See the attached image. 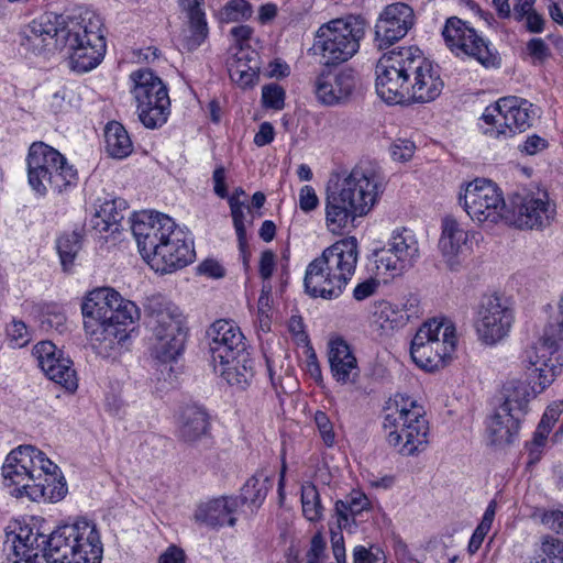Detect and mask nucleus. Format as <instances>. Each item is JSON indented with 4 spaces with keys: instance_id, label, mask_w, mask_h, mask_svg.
Listing matches in <instances>:
<instances>
[{
    "instance_id": "1",
    "label": "nucleus",
    "mask_w": 563,
    "mask_h": 563,
    "mask_svg": "<svg viewBox=\"0 0 563 563\" xmlns=\"http://www.w3.org/2000/svg\"><path fill=\"white\" fill-rule=\"evenodd\" d=\"M131 229L142 257L156 273L172 274L195 258L186 233L164 213L142 212L133 220Z\"/></svg>"
},
{
    "instance_id": "2",
    "label": "nucleus",
    "mask_w": 563,
    "mask_h": 563,
    "mask_svg": "<svg viewBox=\"0 0 563 563\" xmlns=\"http://www.w3.org/2000/svg\"><path fill=\"white\" fill-rule=\"evenodd\" d=\"M383 178L371 165H357L327 189L325 224L341 233L356 217L365 216L383 192Z\"/></svg>"
},
{
    "instance_id": "3",
    "label": "nucleus",
    "mask_w": 563,
    "mask_h": 563,
    "mask_svg": "<svg viewBox=\"0 0 563 563\" xmlns=\"http://www.w3.org/2000/svg\"><path fill=\"white\" fill-rule=\"evenodd\" d=\"M57 465L32 445L12 450L2 466L4 485L16 498L26 496L33 501L42 498L62 499L67 492L65 483L57 481Z\"/></svg>"
},
{
    "instance_id": "4",
    "label": "nucleus",
    "mask_w": 563,
    "mask_h": 563,
    "mask_svg": "<svg viewBox=\"0 0 563 563\" xmlns=\"http://www.w3.org/2000/svg\"><path fill=\"white\" fill-rule=\"evenodd\" d=\"M358 255L355 236L341 239L324 249L307 266L303 280L306 292L313 298L340 297L355 273Z\"/></svg>"
},
{
    "instance_id": "5",
    "label": "nucleus",
    "mask_w": 563,
    "mask_h": 563,
    "mask_svg": "<svg viewBox=\"0 0 563 563\" xmlns=\"http://www.w3.org/2000/svg\"><path fill=\"white\" fill-rule=\"evenodd\" d=\"M383 427L389 445L404 456H415L429 444L424 407L413 397L397 393L387 401Z\"/></svg>"
},
{
    "instance_id": "6",
    "label": "nucleus",
    "mask_w": 563,
    "mask_h": 563,
    "mask_svg": "<svg viewBox=\"0 0 563 563\" xmlns=\"http://www.w3.org/2000/svg\"><path fill=\"white\" fill-rule=\"evenodd\" d=\"M146 311L147 343L152 356L163 363L175 361L185 349L188 332L185 316L162 296L150 298Z\"/></svg>"
},
{
    "instance_id": "7",
    "label": "nucleus",
    "mask_w": 563,
    "mask_h": 563,
    "mask_svg": "<svg viewBox=\"0 0 563 563\" xmlns=\"http://www.w3.org/2000/svg\"><path fill=\"white\" fill-rule=\"evenodd\" d=\"M43 558L47 563H101L103 547L95 525L79 520L43 538Z\"/></svg>"
},
{
    "instance_id": "8",
    "label": "nucleus",
    "mask_w": 563,
    "mask_h": 563,
    "mask_svg": "<svg viewBox=\"0 0 563 563\" xmlns=\"http://www.w3.org/2000/svg\"><path fill=\"white\" fill-rule=\"evenodd\" d=\"M365 29V20L353 14L323 23L316 32L313 53L325 66L347 62L358 52Z\"/></svg>"
},
{
    "instance_id": "9",
    "label": "nucleus",
    "mask_w": 563,
    "mask_h": 563,
    "mask_svg": "<svg viewBox=\"0 0 563 563\" xmlns=\"http://www.w3.org/2000/svg\"><path fill=\"white\" fill-rule=\"evenodd\" d=\"M102 20L93 12H85L80 21L67 29L63 48L68 47L74 70L86 73L95 68L103 59L106 38Z\"/></svg>"
},
{
    "instance_id": "10",
    "label": "nucleus",
    "mask_w": 563,
    "mask_h": 563,
    "mask_svg": "<svg viewBox=\"0 0 563 563\" xmlns=\"http://www.w3.org/2000/svg\"><path fill=\"white\" fill-rule=\"evenodd\" d=\"M29 184L38 194L62 192L77 179V172L55 148L43 142L31 145L27 155Z\"/></svg>"
},
{
    "instance_id": "11",
    "label": "nucleus",
    "mask_w": 563,
    "mask_h": 563,
    "mask_svg": "<svg viewBox=\"0 0 563 563\" xmlns=\"http://www.w3.org/2000/svg\"><path fill=\"white\" fill-rule=\"evenodd\" d=\"M529 363L527 374L533 386L525 380H508L503 387L504 402L499 406L510 409L512 415L520 418L527 413L530 399L550 386L563 369V362L559 357H545L544 354L531 356Z\"/></svg>"
},
{
    "instance_id": "12",
    "label": "nucleus",
    "mask_w": 563,
    "mask_h": 563,
    "mask_svg": "<svg viewBox=\"0 0 563 563\" xmlns=\"http://www.w3.org/2000/svg\"><path fill=\"white\" fill-rule=\"evenodd\" d=\"M455 327L450 321L437 319L424 322L416 332L410 355L421 368L434 371L445 365L456 346Z\"/></svg>"
},
{
    "instance_id": "13",
    "label": "nucleus",
    "mask_w": 563,
    "mask_h": 563,
    "mask_svg": "<svg viewBox=\"0 0 563 563\" xmlns=\"http://www.w3.org/2000/svg\"><path fill=\"white\" fill-rule=\"evenodd\" d=\"M132 95L137 104L139 119L147 129L165 124L170 114V99L164 82L150 68L130 75Z\"/></svg>"
},
{
    "instance_id": "14",
    "label": "nucleus",
    "mask_w": 563,
    "mask_h": 563,
    "mask_svg": "<svg viewBox=\"0 0 563 563\" xmlns=\"http://www.w3.org/2000/svg\"><path fill=\"white\" fill-rule=\"evenodd\" d=\"M536 115L532 103L519 97L498 99L486 107L482 119L488 125L484 133L492 137H509L531 126Z\"/></svg>"
},
{
    "instance_id": "15",
    "label": "nucleus",
    "mask_w": 563,
    "mask_h": 563,
    "mask_svg": "<svg viewBox=\"0 0 563 563\" xmlns=\"http://www.w3.org/2000/svg\"><path fill=\"white\" fill-rule=\"evenodd\" d=\"M84 329L93 331L100 322L115 321L133 324L139 318L134 302L126 300L112 288H98L88 294L81 305Z\"/></svg>"
},
{
    "instance_id": "16",
    "label": "nucleus",
    "mask_w": 563,
    "mask_h": 563,
    "mask_svg": "<svg viewBox=\"0 0 563 563\" xmlns=\"http://www.w3.org/2000/svg\"><path fill=\"white\" fill-rule=\"evenodd\" d=\"M459 200L473 221L497 223L506 220L508 207L501 191L492 180L475 179L467 184Z\"/></svg>"
},
{
    "instance_id": "17",
    "label": "nucleus",
    "mask_w": 563,
    "mask_h": 563,
    "mask_svg": "<svg viewBox=\"0 0 563 563\" xmlns=\"http://www.w3.org/2000/svg\"><path fill=\"white\" fill-rule=\"evenodd\" d=\"M555 214V203L545 191L516 194L505 221L520 230H542L552 223Z\"/></svg>"
},
{
    "instance_id": "18",
    "label": "nucleus",
    "mask_w": 563,
    "mask_h": 563,
    "mask_svg": "<svg viewBox=\"0 0 563 563\" xmlns=\"http://www.w3.org/2000/svg\"><path fill=\"white\" fill-rule=\"evenodd\" d=\"M442 35L451 51L462 52L485 67H495L499 64L498 54L489 41L481 36L474 27L460 18H449Z\"/></svg>"
},
{
    "instance_id": "19",
    "label": "nucleus",
    "mask_w": 563,
    "mask_h": 563,
    "mask_svg": "<svg viewBox=\"0 0 563 563\" xmlns=\"http://www.w3.org/2000/svg\"><path fill=\"white\" fill-rule=\"evenodd\" d=\"M419 245L415 234L407 229L395 230L387 246L375 252L378 274H400L411 268L419 258Z\"/></svg>"
},
{
    "instance_id": "20",
    "label": "nucleus",
    "mask_w": 563,
    "mask_h": 563,
    "mask_svg": "<svg viewBox=\"0 0 563 563\" xmlns=\"http://www.w3.org/2000/svg\"><path fill=\"white\" fill-rule=\"evenodd\" d=\"M514 323L512 310L495 295L482 299L475 320L477 335L488 345L496 344L508 335Z\"/></svg>"
},
{
    "instance_id": "21",
    "label": "nucleus",
    "mask_w": 563,
    "mask_h": 563,
    "mask_svg": "<svg viewBox=\"0 0 563 563\" xmlns=\"http://www.w3.org/2000/svg\"><path fill=\"white\" fill-rule=\"evenodd\" d=\"M356 84V74L351 68H322L311 80L317 100L324 106H335L349 100Z\"/></svg>"
},
{
    "instance_id": "22",
    "label": "nucleus",
    "mask_w": 563,
    "mask_h": 563,
    "mask_svg": "<svg viewBox=\"0 0 563 563\" xmlns=\"http://www.w3.org/2000/svg\"><path fill=\"white\" fill-rule=\"evenodd\" d=\"M68 27H59L51 14H43L22 27L21 46L35 55L63 49Z\"/></svg>"
},
{
    "instance_id": "23",
    "label": "nucleus",
    "mask_w": 563,
    "mask_h": 563,
    "mask_svg": "<svg viewBox=\"0 0 563 563\" xmlns=\"http://www.w3.org/2000/svg\"><path fill=\"white\" fill-rule=\"evenodd\" d=\"M33 356L37 361L43 373L56 384H59L68 391H75L78 387L76 372L73 368V361L51 341H42L34 345Z\"/></svg>"
},
{
    "instance_id": "24",
    "label": "nucleus",
    "mask_w": 563,
    "mask_h": 563,
    "mask_svg": "<svg viewBox=\"0 0 563 563\" xmlns=\"http://www.w3.org/2000/svg\"><path fill=\"white\" fill-rule=\"evenodd\" d=\"M415 24L413 10L404 2L387 5L375 25V40L379 48L399 41Z\"/></svg>"
},
{
    "instance_id": "25",
    "label": "nucleus",
    "mask_w": 563,
    "mask_h": 563,
    "mask_svg": "<svg viewBox=\"0 0 563 563\" xmlns=\"http://www.w3.org/2000/svg\"><path fill=\"white\" fill-rule=\"evenodd\" d=\"M211 363H223L246 353L244 335L240 328L229 320H217L208 330Z\"/></svg>"
},
{
    "instance_id": "26",
    "label": "nucleus",
    "mask_w": 563,
    "mask_h": 563,
    "mask_svg": "<svg viewBox=\"0 0 563 563\" xmlns=\"http://www.w3.org/2000/svg\"><path fill=\"white\" fill-rule=\"evenodd\" d=\"M409 82L402 77L401 70L393 65L389 53L385 54L376 65V91L387 103H401L408 100Z\"/></svg>"
},
{
    "instance_id": "27",
    "label": "nucleus",
    "mask_w": 563,
    "mask_h": 563,
    "mask_svg": "<svg viewBox=\"0 0 563 563\" xmlns=\"http://www.w3.org/2000/svg\"><path fill=\"white\" fill-rule=\"evenodd\" d=\"M115 321L100 322L95 325L93 331L85 329L89 336L92 349L102 357H115L119 355L125 342L130 338L129 327Z\"/></svg>"
},
{
    "instance_id": "28",
    "label": "nucleus",
    "mask_w": 563,
    "mask_h": 563,
    "mask_svg": "<svg viewBox=\"0 0 563 563\" xmlns=\"http://www.w3.org/2000/svg\"><path fill=\"white\" fill-rule=\"evenodd\" d=\"M328 358L332 377L338 384L352 386L358 383L361 371L357 360L344 340L330 342Z\"/></svg>"
},
{
    "instance_id": "29",
    "label": "nucleus",
    "mask_w": 563,
    "mask_h": 563,
    "mask_svg": "<svg viewBox=\"0 0 563 563\" xmlns=\"http://www.w3.org/2000/svg\"><path fill=\"white\" fill-rule=\"evenodd\" d=\"M239 507V497L214 498L199 504L195 510L194 519L197 523L212 529L224 525L233 527L236 522L234 514Z\"/></svg>"
},
{
    "instance_id": "30",
    "label": "nucleus",
    "mask_w": 563,
    "mask_h": 563,
    "mask_svg": "<svg viewBox=\"0 0 563 563\" xmlns=\"http://www.w3.org/2000/svg\"><path fill=\"white\" fill-rule=\"evenodd\" d=\"M439 246L451 269H455L460 264L457 257L470 251L468 232L454 218L446 217L442 221Z\"/></svg>"
},
{
    "instance_id": "31",
    "label": "nucleus",
    "mask_w": 563,
    "mask_h": 563,
    "mask_svg": "<svg viewBox=\"0 0 563 563\" xmlns=\"http://www.w3.org/2000/svg\"><path fill=\"white\" fill-rule=\"evenodd\" d=\"M43 538L46 536L38 532L37 529L29 525L19 526L18 529L7 533L4 551H9L11 556H40L43 552Z\"/></svg>"
},
{
    "instance_id": "32",
    "label": "nucleus",
    "mask_w": 563,
    "mask_h": 563,
    "mask_svg": "<svg viewBox=\"0 0 563 563\" xmlns=\"http://www.w3.org/2000/svg\"><path fill=\"white\" fill-rule=\"evenodd\" d=\"M521 419L510 409L498 407L487 424L490 443L496 446L511 444L518 437Z\"/></svg>"
},
{
    "instance_id": "33",
    "label": "nucleus",
    "mask_w": 563,
    "mask_h": 563,
    "mask_svg": "<svg viewBox=\"0 0 563 563\" xmlns=\"http://www.w3.org/2000/svg\"><path fill=\"white\" fill-rule=\"evenodd\" d=\"M233 361L212 364L213 371L223 377L231 386L245 389L254 376V362L250 353L233 355Z\"/></svg>"
},
{
    "instance_id": "34",
    "label": "nucleus",
    "mask_w": 563,
    "mask_h": 563,
    "mask_svg": "<svg viewBox=\"0 0 563 563\" xmlns=\"http://www.w3.org/2000/svg\"><path fill=\"white\" fill-rule=\"evenodd\" d=\"M208 412L197 405L185 407L178 418V435L185 442H196L208 433Z\"/></svg>"
},
{
    "instance_id": "35",
    "label": "nucleus",
    "mask_w": 563,
    "mask_h": 563,
    "mask_svg": "<svg viewBox=\"0 0 563 563\" xmlns=\"http://www.w3.org/2000/svg\"><path fill=\"white\" fill-rule=\"evenodd\" d=\"M260 69V57L254 49L238 51L233 60L229 64L230 78L242 88L252 87L256 84Z\"/></svg>"
},
{
    "instance_id": "36",
    "label": "nucleus",
    "mask_w": 563,
    "mask_h": 563,
    "mask_svg": "<svg viewBox=\"0 0 563 563\" xmlns=\"http://www.w3.org/2000/svg\"><path fill=\"white\" fill-rule=\"evenodd\" d=\"M443 89V81L439 73L430 64L422 74H418L409 82L408 100L426 103L438 98Z\"/></svg>"
},
{
    "instance_id": "37",
    "label": "nucleus",
    "mask_w": 563,
    "mask_h": 563,
    "mask_svg": "<svg viewBox=\"0 0 563 563\" xmlns=\"http://www.w3.org/2000/svg\"><path fill=\"white\" fill-rule=\"evenodd\" d=\"M125 210L126 201L122 198L104 200L96 210V213L91 219V225L100 233H115L120 230Z\"/></svg>"
},
{
    "instance_id": "38",
    "label": "nucleus",
    "mask_w": 563,
    "mask_h": 563,
    "mask_svg": "<svg viewBox=\"0 0 563 563\" xmlns=\"http://www.w3.org/2000/svg\"><path fill=\"white\" fill-rule=\"evenodd\" d=\"M412 316L407 308H399L388 301H380L375 306L372 324L382 334L388 335L395 330L404 328Z\"/></svg>"
},
{
    "instance_id": "39",
    "label": "nucleus",
    "mask_w": 563,
    "mask_h": 563,
    "mask_svg": "<svg viewBox=\"0 0 563 563\" xmlns=\"http://www.w3.org/2000/svg\"><path fill=\"white\" fill-rule=\"evenodd\" d=\"M563 346V297L558 302V311L545 324L541 336V346L536 355L544 354L545 357H559L556 352ZM562 362V360H560Z\"/></svg>"
},
{
    "instance_id": "40",
    "label": "nucleus",
    "mask_w": 563,
    "mask_h": 563,
    "mask_svg": "<svg viewBox=\"0 0 563 563\" xmlns=\"http://www.w3.org/2000/svg\"><path fill=\"white\" fill-rule=\"evenodd\" d=\"M393 65L401 70L407 82H411L418 74H422L431 63L423 56V53L415 46L401 47L398 51L389 52Z\"/></svg>"
},
{
    "instance_id": "41",
    "label": "nucleus",
    "mask_w": 563,
    "mask_h": 563,
    "mask_svg": "<svg viewBox=\"0 0 563 563\" xmlns=\"http://www.w3.org/2000/svg\"><path fill=\"white\" fill-rule=\"evenodd\" d=\"M369 506L366 495L360 492H352L345 500H338L334 511L339 529H351L356 525L355 517L368 510Z\"/></svg>"
},
{
    "instance_id": "42",
    "label": "nucleus",
    "mask_w": 563,
    "mask_h": 563,
    "mask_svg": "<svg viewBox=\"0 0 563 563\" xmlns=\"http://www.w3.org/2000/svg\"><path fill=\"white\" fill-rule=\"evenodd\" d=\"M106 151L114 158H125L133 151V144L125 128L111 121L104 128Z\"/></svg>"
},
{
    "instance_id": "43",
    "label": "nucleus",
    "mask_w": 563,
    "mask_h": 563,
    "mask_svg": "<svg viewBox=\"0 0 563 563\" xmlns=\"http://www.w3.org/2000/svg\"><path fill=\"white\" fill-rule=\"evenodd\" d=\"M272 477L263 470L257 471L241 489V504H250L257 509L265 500L268 490L272 488Z\"/></svg>"
},
{
    "instance_id": "44",
    "label": "nucleus",
    "mask_w": 563,
    "mask_h": 563,
    "mask_svg": "<svg viewBox=\"0 0 563 563\" xmlns=\"http://www.w3.org/2000/svg\"><path fill=\"white\" fill-rule=\"evenodd\" d=\"M81 240V234L76 231L64 233L57 239L56 249L65 272L73 267L75 258L82 246Z\"/></svg>"
},
{
    "instance_id": "45",
    "label": "nucleus",
    "mask_w": 563,
    "mask_h": 563,
    "mask_svg": "<svg viewBox=\"0 0 563 563\" xmlns=\"http://www.w3.org/2000/svg\"><path fill=\"white\" fill-rule=\"evenodd\" d=\"M301 505L303 516L309 521H319L322 518L323 507L320 494L311 482H306L301 485Z\"/></svg>"
},
{
    "instance_id": "46",
    "label": "nucleus",
    "mask_w": 563,
    "mask_h": 563,
    "mask_svg": "<svg viewBox=\"0 0 563 563\" xmlns=\"http://www.w3.org/2000/svg\"><path fill=\"white\" fill-rule=\"evenodd\" d=\"M190 35L185 38L184 46L188 51H194L199 47L208 37V24L206 13L188 16Z\"/></svg>"
},
{
    "instance_id": "47",
    "label": "nucleus",
    "mask_w": 563,
    "mask_h": 563,
    "mask_svg": "<svg viewBox=\"0 0 563 563\" xmlns=\"http://www.w3.org/2000/svg\"><path fill=\"white\" fill-rule=\"evenodd\" d=\"M252 5L246 0H230L221 10L224 22H239L252 16Z\"/></svg>"
},
{
    "instance_id": "48",
    "label": "nucleus",
    "mask_w": 563,
    "mask_h": 563,
    "mask_svg": "<svg viewBox=\"0 0 563 563\" xmlns=\"http://www.w3.org/2000/svg\"><path fill=\"white\" fill-rule=\"evenodd\" d=\"M5 338L12 347H23L31 341V334L26 324L16 319L7 324Z\"/></svg>"
},
{
    "instance_id": "49",
    "label": "nucleus",
    "mask_w": 563,
    "mask_h": 563,
    "mask_svg": "<svg viewBox=\"0 0 563 563\" xmlns=\"http://www.w3.org/2000/svg\"><path fill=\"white\" fill-rule=\"evenodd\" d=\"M544 556L534 559L532 563H563V541L556 538H545L541 545Z\"/></svg>"
},
{
    "instance_id": "50",
    "label": "nucleus",
    "mask_w": 563,
    "mask_h": 563,
    "mask_svg": "<svg viewBox=\"0 0 563 563\" xmlns=\"http://www.w3.org/2000/svg\"><path fill=\"white\" fill-rule=\"evenodd\" d=\"M353 563H386V555L379 547L356 545L353 549Z\"/></svg>"
},
{
    "instance_id": "51",
    "label": "nucleus",
    "mask_w": 563,
    "mask_h": 563,
    "mask_svg": "<svg viewBox=\"0 0 563 563\" xmlns=\"http://www.w3.org/2000/svg\"><path fill=\"white\" fill-rule=\"evenodd\" d=\"M262 101L266 108L280 110L285 104V90L277 84L265 85L262 88Z\"/></svg>"
},
{
    "instance_id": "52",
    "label": "nucleus",
    "mask_w": 563,
    "mask_h": 563,
    "mask_svg": "<svg viewBox=\"0 0 563 563\" xmlns=\"http://www.w3.org/2000/svg\"><path fill=\"white\" fill-rule=\"evenodd\" d=\"M549 433L550 431L542 430L540 427H537L531 442L527 444L529 454L528 465H533L540 461Z\"/></svg>"
},
{
    "instance_id": "53",
    "label": "nucleus",
    "mask_w": 563,
    "mask_h": 563,
    "mask_svg": "<svg viewBox=\"0 0 563 563\" xmlns=\"http://www.w3.org/2000/svg\"><path fill=\"white\" fill-rule=\"evenodd\" d=\"M229 202H230L231 214H232L233 224H234V228L236 231V235L239 238L240 243L242 244L245 239L244 211H243L244 207L235 198H231Z\"/></svg>"
},
{
    "instance_id": "54",
    "label": "nucleus",
    "mask_w": 563,
    "mask_h": 563,
    "mask_svg": "<svg viewBox=\"0 0 563 563\" xmlns=\"http://www.w3.org/2000/svg\"><path fill=\"white\" fill-rule=\"evenodd\" d=\"M327 548L325 540L321 532H317L310 541V548L306 554V563H320Z\"/></svg>"
},
{
    "instance_id": "55",
    "label": "nucleus",
    "mask_w": 563,
    "mask_h": 563,
    "mask_svg": "<svg viewBox=\"0 0 563 563\" xmlns=\"http://www.w3.org/2000/svg\"><path fill=\"white\" fill-rule=\"evenodd\" d=\"M415 150V143L409 140H397L390 147L393 158L399 162L409 161Z\"/></svg>"
},
{
    "instance_id": "56",
    "label": "nucleus",
    "mask_w": 563,
    "mask_h": 563,
    "mask_svg": "<svg viewBox=\"0 0 563 563\" xmlns=\"http://www.w3.org/2000/svg\"><path fill=\"white\" fill-rule=\"evenodd\" d=\"M230 35L232 36L238 51L251 49L249 45V41L253 35V29L251 26L244 24L234 26L231 29Z\"/></svg>"
},
{
    "instance_id": "57",
    "label": "nucleus",
    "mask_w": 563,
    "mask_h": 563,
    "mask_svg": "<svg viewBox=\"0 0 563 563\" xmlns=\"http://www.w3.org/2000/svg\"><path fill=\"white\" fill-rule=\"evenodd\" d=\"M314 421L324 443L329 446L332 445L334 441V432L328 416L322 411H317Z\"/></svg>"
},
{
    "instance_id": "58",
    "label": "nucleus",
    "mask_w": 563,
    "mask_h": 563,
    "mask_svg": "<svg viewBox=\"0 0 563 563\" xmlns=\"http://www.w3.org/2000/svg\"><path fill=\"white\" fill-rule=\"evenodd\" d=\"M527 51L531 57L539 62H544L550 56V48L540 37L531 38L527 43Z\"/></svg>"
},
{
    "instance_id": "59",
    "label": "nucleus",
    "mask_w": 563,
    "mask_h": 563,
    "mask_svg": "<svg viewBox=\"0 0 563 563\" xmlns=\"http://www.w3.org/2000/svg\"><path fill=\"white\" fill-rule=\"evenodd\" d=\"M549 146V143L545 139L532 134L527 137L522 145L519 146V150L527 155H536L542 151H544Z\"/></svg>"
},
{
    "instance_id": "60",
    "label": "nucleus",
    "mask_w": 563,
    "mask_h": 563,
    "mask_svg": "<svg viewBox=\"0 0 563 563\" xmlns=\"http://www.w3.org/2000/svg\"><path fill=\"white\" fill-rule=\"evenodd\" d=\"M319 199L311 186H303L299 194V206L305 212L312 211L317 208Z\"/></svg>"
},
{
    "instance_id": "61",
    "label": "nucleus",
    "mask_w": 563,
    "mask_h": 563,
    "mask_svg": "<svg viewBox=\"0 0 563 563\" xmlns=\"http://www.w3.org/2000/svg\"><path fill=\"white\" fill-rule=\"evenodd\" d=\"M562 412L561 405L555 404L552 406H549L543 413L538 427H540L542 430L551 431L554 423L558 421Z\"/></svg>"
},
{
    "instance_id": "62",
    "label": "nucleus",
    "mask_w": 563,
    "mask_h": 563,
    "mask_svg": "<svg viewBox=\"0 0 563 563\" xmlns=\"http://www.w3.org/2000/svg\"><path fill=\"white\" fill-rule=\"evenodd\" d=\"M542 522L556 533H563V510H550L544 512Z\"/></svg>"
},
{
    "instance_id": "63",
    "label": "nucleus",
    "mask_w": 563,
    "mask_h": 563,
    "mask_svg": "<svg viewBox=\"0 0 563 563\" xmlns=\"http://www.w3.org/2000/svg\"><path fill=\"white\" fill-rule=\"evenodd\" d=\"M378 287L377 280L369 278L360 283L353 290V297L357 301H362L375 294Z\"/></svg>"
},
{
    "instance_id": "64",
    "label": "nucleus",
    "mask_w": 563,
    "mask_h": 563,
    "mask_svg": "<svg viewBox=\"0 0 563 563\" xmlns=\"http://www.w3.org/2000/svg\"><path fill=\"white\" fill-rule=\"evenodd\" d=\"M158 563H186L185 552L176 545H170L159 555Z\"/></svg>"
}]
</instances>
